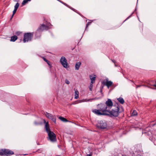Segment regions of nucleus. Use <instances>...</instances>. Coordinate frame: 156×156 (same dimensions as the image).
<instances>
[{"mask_svg":"<svg viewBox=\"0 0 156 156\" xmlns=\"http://www.w3.org/2000/svg\"><path fill=\"white\" fill-rule=\"evenodd\" d=\"M17 10H16V9H14V10H13V12L12 15V16H11V18H10V20H11L14 14L16 13Z\"/></svg>","mask_w":156,"mask_h":156,"instance_id":"26","label":"nucleus"},{"mask_svg":"<svg viewBox=\"0 0 156 156\" xmlns=\"http://www.w3.org/2000/svg\"><path fill=\"white\" fill-rule=\"evenodd\" d=\"M131 81L132 82H133H133H134L133 81H132H132Z\"/></svg>","mask_w":156,"mask_h":156,"instance_id":"44","label":"nucleus"},{"mask_svg":"<svg viewBox=\"0 0 156 156\" xmlns=\"http://www.w3.org/2000/svg\"><path fill=\"white\" fill-rule=\"evenodd\" d=\"M72 10L73 11H74L75 12H76L79 15H80V16H81L83 17V16L79 12H77L76 11V10L74 9V8H73L72 9Z\"/></svg>","mask_w":156,"mask_h":156,"instance_id":"30","label":"nucleus"},{"mask_svg":"<svg viewBox=\"0 0 156 156\" xmlns=\"http://www.w3.org/2000/svg\"><path fill=\"white\" fill-rule=\"evenodd\" d=\"M154 87H156V82H155V84H154Z\"/></svg>","mask_w":156,"mask_h":156,"instance_id":"41","label":"nucleus"},{"mask_svg":"<svg viewBox=\"0 0 156 156\" xmlns=\"http://www.w3.org/2000/svg\"><path fill=\"white\" fill-rule=\"evenodd\" d=\"M34 124L36 125H39V124H40V123L37 122L36 121H35L34 122Z\"/></svg>","mask_w":156,"mask_h":156,"instance_id":"36","label":"nucleus"},{"mask_svg":"<svg viewBox=\"0 0 156 156\" xmlns=\"http://www.w3.org/2000/svg\"><path fill=\"white\" fill-rule=\"evenodd\" d=\"M68 8H69L70 9H71V10H72V9L73 8L72 7L70 6L69 5H68Z\"/></svg>","mask_w":156,"mask_h":156,"instance_id":"39","label":"nucleus"},{"mask_svg":"<svg viewBox=\"0 0 156 156\" xmlns=\"http://www.w3.org/2000/svg\"><path fill=\"white\" fill-rule=\"evenodd\" d=\"M60 62L62 66L65 68H66L68 66L67 60L65 57L62 56L60 59Z\"/></svg>","mask_w":156,"mask_h":156,"instance_id":"7","label":"nucleus"},{"mask_svg":"<svg viewBox=\"0 0 156 156\" xmlns=\"http://www.w3.org/2000/svg\"><path fill=\"white\" fill-rule=\"evenodd\" d=\"M96 75H94V76H93L90 75V78L91 80V83H94L95 79H96Z\"/></svg>","mask_w":156,"mask_h":156,"instance_id":"12","label":"nucleus"},{"mask_svg":"<svg viewBox=\"0 0 156 156\" xmlns=\"http://www.w3.org/2000/svg\"><path fill=\"white\" fill-rule=\"evenodd\" d=\"M132 115L133 116H136L137 115V113L136 111L134 110L133 112Z\"/></svg>","mask_w":156,"mask_h":156,"instance_id":"24","label":"nucleus"},{"mask_svg":"<svg viewBox=\"0 0 156 156\" xmlns=\"http://www.w3.org/2000/svg\"><path fill=\"white\" fill-rule=\"evenodd\" d=\"M31 0H24L22 2V4L23 5Z\"/></svg>","mask_w":156,"mask_h":156,"instance_id":"21","label":"nucleus"},{"mask_svg":"<svg viewBox=\"0 0 156 156\" xmlns=\"http://www.w3.org/2000/svg\"><path fill=\"white\" fill-rule=\"evenodd\" d=\"M130 17V16H129L124 21V22L127 19H128Z\"/></svg>","mask_w":156,"mask_h":156,"instance_id":"38","label":"nucleus"},{"mask_svg":"<svg viewBox=\"0 0 156 156\" xmlns=\"http://www.w3.org/2000/svg\"><path fill=\"white\" fill-rule=\"evenodd\" d=\"M43 151V150L41 148L38 149L36 151V152H37L38 153H41Z\"/></svg>","mask_w":156,"mask_h":156,"instance_id":"29","label":"nucleus"},{"mask_svg":"<svg viewBox=\"0 0 156 156\" xmlns=\"http://www.w3.org/2000/svg\"><path fill=\"white\" fill-rule=\"evenodd\" d=\"M34 35V33H24L23 39V42L25 43L29 41H31Z\"/></svg>","mask_w":156,"mask_h":156,"instance_id":"4","label":"nucleus"},{"mask_svg":"<svg viewBox=\"0 0 156 156\" xmlns=\"http://www.w3.org/2000/svg\"><path fill=\"white\" fill-rule=\"evenodd\" d=\"M107 123L105 120H101L98 122L97 127L100 129H105L106 128Z\"/></svg>","mask_w":156,"mask_h":156,"instance_id":"6","label":"nucleus"},{"mask_svg":"<svg viewBox=\"0 0 156 156\" xmlns=\"http://www.w3.org/2000/svg\"><path fill=\"white\" fill-rule=\"evenodd\" d=\"M114 106L116 107L115 108H112L111 110L108 109L107 112L108 115H106L110 116L111 117H117L119 115V113L121 112L122 111H123V109H122V111H120L119 105L118 104Z\"/></svg>","mask_w":156,"mask_h":156,"instance_id":"2","label":"nucleus"},{"mask_svg":"<svg viewBox=\"0 0 156 156\" xmlns=\"http://www.w3.org/2000/svg\"><path fill=\"white\" fill-rule=\"evenodd\" d=\"M117 100L120 102V103L122 104H123L125 102L124 100L121 97L118 98Z\"/></svg>","mask_w":156,"mask_h":156,"instance_id":"14","label":"nucleus"},{"mask_svg":"<svg viewBox=\"0 0 156 156\" xmlns=\"http://www.w3.org/2000/svg\"><path fill=\"white\" fill-rule=\"evenodd\" d=\"M65 83L68 84H69L70 83L69 81L67 79H66L65 80Z\"/></svg>","mask_w":156,"mask_h":156,"instance_id":"34","label":"nucleus"},{"mask_svg":"<svg viewBox=\"0 0 156 156\" xmlns=\"http://www.w3.org/2000/svg\"><path fill=\"white\" fill-rule=\"evenodd\" d=\"M37 144V145H39V144L38 143Z\"/></svg>","mask_w":156,"mask_h":156,"instance_id":"45","label":"nucleus"},{"mask_svg":"<svg viewBox=\"0 0 156 156\" xmlns=\"http://www.w3.org/2000/svg\"><path fill=\"white\" fill-rule=\"evenodd\" d=\"M152 140L154 144H156V135H153L152 136Z\"/></svg>","mask_w":156,"mask_h":156,"instance_id":"19","label":"nucleus"},{"mask_svg":"<svg viewBox=\"0 0 156 156\" xmlns=\"http://www.w3.org/2000/svg\"><path fill=\"white\" fill-rule=\"evenodd\" d=\"M19 3L18 2L14 6V9L17 10L19 7Z\"/></svg>","mask_w":156,"mask_h":156,"instance_id":"25","label":"nucleus"},{"mask_svg":"<svg viewBox=\"0 0 156 156\" xmlns=\"http://www.w3.org/2000/svg\"><path fill=\"white\" fill-rule=\"evenodd\" d=\"M136 89L138 88V87H140L141 86H145V85H136Z\"/></svg>","mask_w":156,"mask_h":156,"instance_id":"33","label":"nucleus"},{"mask_svg":"<svg viewBox=\"0 0 156 156\" xmlns=\"http://www.w3.org/2000/svg\"><path fill=\"white\" fill-rule=\"evenodd\" d=\"M51 119L53 122L55 123H56V117L55 116H53L51 118Z\"/></svg>","mask_w":156,"mask_h":156,"instance_id":"23","label":"nucleus"},{"mask_svg":"<svg viewBox=\"0 0 156 156\" xmlns=\"http://www.w3.org/2000/svg\"><path fill=\"white\" fill-rule=\"evenodd\" d=\"M22 33L21 32H20V31H17L16 32V34L17 35H19L21 33Z\"/></svg>","mask_w":156,"mask_h":156,"instance_id":"31","label":"nucleus"},{"mask_svg":"<svg viewBox=\"0 0 156 156\" xmlns=\"http://www.w3.org/2000/svg\"><path fill=\"white\" fill-rule=\"evenodd\" d=\"M60 2L63 4H64V5H65V6L67 7H68V5L66 3L64 2H62V1H60Z\"/></svg>","mask_w":156,"mask_h":156,"instance_id":"32","label":"nucleus"},{"mask_svg":"<svg viewBox=\"0 0 156 156\" xmlns=\"http://www.w3.org/2000/svg\"><path fill=\"white\" fill-rule=\"evenodd\" d=\"M58 118L59 119H60L62 121H63V122H68L69 121L68 120H67L66 119L61 116H59L58 117Z\"/></svg>","mask_w":156,"mask_h":156,"instance_id":"17","label":"nucleus"},{"mask_svg":"<svg viewBox=\"0 0 156 156\" xmlns=\"http://www.w3.org/2000/svg\"><path fill=\"white\" fill-rule=\"evenodd\" d=\"M92 112L95 113V114L98 115H105V114H107L106 113H103L99 110V109H94L92 110Z\"/></svg>","mask_w":156,"mask_h":156,"instance_id":"11","label":"nucleus"},{"mask_svg":"<svg viewBox=\"0 0 156 156\" xmlns=\"http://www.w3.org/2000/svg\"><path fill=\"white\" fill-rule=\"evenodd\" d=\"M107 106L108 109H109L113 106V103L112 100L109 99H108V100L106 102L105 104Z\"/></svg>","mask_w":156,"mask_h":156,"instance_id":"10","label":"nucleus"},{"mask_svg":"<svg viewBox=\"0 0 156 156\" xmlns=\"http://www.w3.org/2000/svg\"><path fill=\"white\" fill-rule=\"evenodd\" d=\"M102 88H103V87H102V88H101V89H100V92L101 93H102Z\"/></svg>","mask_w":156,"mask_h":156,"instance_id":"40","label":"nucleus"},{"mask_svg":"<svg viewBox=\"0 0 156 156\" xmlns=\"http://www.w3.org/2000/svg\"><path fill=\"white\" fill-rule=\"evenodd\" d=\"M86 156H92V154H87Z\"/></svg>","mask_w":156,"mask_h":156,"instance_id":"37","label":"nucleus"},{"mask_svg":"<svg viewBox=\"0 0 156 156\" xmlns=\"http://www.w3.org/2000/svg\"><path fill=\"white\" fill-rule=\"evenodd\" d=\"M48 27L47 25L43 24L41 25L37 30V31H42L44 30H47Z\"/></svg>","mask_w":156,"mask_h":156,"instance_id":"8","label":"nucleus"},{"mask_svg":"<svg viewBox=\"0 0 156 156\" xmlns=\"http://www.w3.org/2000/svg\"><path fill=\"white\" fill-rule=\"evenodd\" d=\"M111 61H112V62H113L115 64V66H117L116 65V64H115V63H116V61L115 60H113V59H111Z\"/></svg>","mask_w":156,"mask_h":156,"instance_id":"35","label":"nucleus"},{"mask_svg":"<svg viewBox=\"0 0 156 156\" xmlns=\"http://www.w3.org/2000/svg\"><path fill=\"white\" fill-rule=\"evenodd\" d=\"M97 108L103 113H106L107 114H105V115H108L107 112L108 109L107 108V106L105 104H100L97 105Z\"/></svg>","mask_w":156,"mask_h":156,"instance_id":"5","label":"nucleus"},{"mask_svg":"<svg viewBox=\"0 0 156 156\" xmlns=\"http://www.w3.org/2000/svg\"><path fill=\"white\" fill-rule=\"evenodd\" d=\"M139 30L140 32L142 33L143 31V25H141L140 26L139 28Z\"/></svg>","mask_w":156,"mask_h":156,"instance_id":"27","label":"nucleus"},{"mask_svg":"<svg viewBox=\"0 0 156 156\" xmlns=\"http://www.w3.org/2000/svg\"><path fill=\"white\" fill-rule=\"evenodd\" d=\"M18 38V37L16 35L13 36L11 37L10 41L14 42Z\"/></svg>","mask_w":156,"mask_h":156,"instance_id":"15","label":"nucleus"},{"mask_svg":"<svg viewBox=\"0 0 156 156\" xmlns=\"http://www.w3.org/2000/svg\"><path fill=\"white\" fill-rule=\"evenodd\" d=\"M57 0L59 1V2H60V1H61V0Z\"/></svg>","mask_w":156,"mask_h":156,"instance_id":"43","label":"nucleus"},{"mask_svg":"<svg viewBox=\"0 0 156 156\" xmlns=\"http://www.w3.org/2000/svg\"><path fill=\"white\" fill-rule=\"evenodd\" d=\"M37 32H36L35 33V35H37Z\"/></svg>","mask_w":156,"mask_h":156,"instance_id":"42","label":"nucleus"},{"mask_svg":"<svg viewBox=\"0 0 156 156\" xmlns=\"http://www.w3.org/2000/svg\"><path fill=\"white\" fill-rule=\"evenodd\" d=\"M93 83H91L90 84V85L89 87V89L91 91L92 90V87H93Z\"/></svg>","mask_w":156,"mask_h":156,"instance_id":"28","label":"nucleus"},{"mask_svg":"<svg viewBox=\"0 0 156 156\" xmlns=\"http://www.w3.org/2000/svg\"><path fill=\"white\" fill-rule=\"evenodd\" d=\"M14 154V152L12 151L6 149L0 150V155L3 156H9Z\"/></svg>","mask_w":156,"mask_h":156,"instance_id":"3","label":"nucleus"},{"mask_svg":"<svg viewBox=\"0 0 156 156\" xmlns=\"http://www.w3.org/2000/svg\"><path fill=\"white\" fill-rule=\"evenodd\" d=\"M45 114L47 117L49 119H50L51 118V117H52L53 116L51 114L48 113L47 112H46V113H45Z\"/></svg>","mask_w":156,"mask_h":156,"instance_id":"18","label":"nucleus"},{"mask_svg":"<svg viewBox=\"0 0 156 156\" xmlns=\"http://www.w3.org/2000/svg\"><path fill=\"white\" fill-rule=\"evenodd\" d=\"M42 58L44 60V61L46 62L48 64V65L50 66V68H51V64H50V62L49 61L47 60L46 58L44 57H43Z\"/></svg>","mask_w":156,"mask_h":156,"instance_id":"16","label":"nucleus"},{"mask_svg":"<svg viewBox=\"0 0 156 156\" xmlns=\"http://www.w3.org/2000/svg\"><path fill=\"white\" fill-rule=\"evenodd\" d=\"M81 65V63L80 62H77L75 64V69L76 70H78Z\"/></svg>","mask_w":156,"mask_h":156,"instance_id":"13","label":"nucleus"},{"mask_svg":"<svg viewBox=\"0 0 156 156\" xmlns=\"http://www.w3.org/2000/svg\"><path fill=\"white\" fill-rule=\"evenodd\" d=\"M93 22V21H92L91 22H88L86 24V27L85 29V30H87V29L88 28V26L90 25L91 23Z\"/></svg>","mask_w":156,"mask_h":156,"instance_id":"22","label":"nucleus"},{"mask_svg":"<svg viewBox=\"0 0 156 156\" xmlns=\"http://www.w3.org/2000/svg\"><path fill=\"white\" fill-rule=\"evenodd\" d=\"M102 83L103 85L106 86L108 88L111 86H113L112 82L110 81H109L108 79L106 80V81L105 80H103Z\"/></svg>","mask_w":156,"mask_h":156,"instance_id":"9","label":"nucleus"},{"mask_svg":"<svg viewBox=\"0 0 156 156\" xmlns=\"http://www.w3.org/2000/svg\"><path fill=\"white\" fill-rule=\"evenodd\" d=\"M79 93L78 91L76 90L75 92V98L76 99H77L79 98Z\"/></svg>","mask_w":156,"mask_h":156,"instance_id":"20","label":"nucleus"},{"mask_svg":"<svg viewBox=\"0 0 156 156\" xmlns=\"http://www.w3.org/2000/svg\"><path fill=\"white\" fill-rule=\"evenodd\" d=\"M44 122L45 123V129L48 133V140L52 142H56L57 140L55 134L53 132L51 131L48 122H46L44 120Z\"/></svg>","mask_w":156,"mask_h":156,"instance_id":"1","label":"nucleus"}]
</instances>
